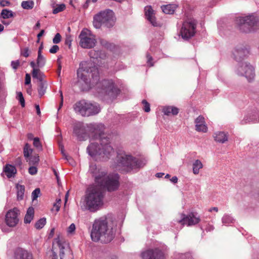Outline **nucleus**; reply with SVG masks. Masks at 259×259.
Masks as SVG:
<instances>
[{"label": "nucleus", "instance_id": "b1692460", "mask_svg": "<svg viewBox=\"0 0 259 259\" xmlns=\"http://www.w3.org/2000/svg\"><path fill=\"white\" fill-rule=\"evenodd\" d=\"M229 135L228 133L219 131L214 133L213 137L215 142L220 143H225L228 140Z\"/></svg>", "mask_w": 259, "mask_h": 259}, {"label": "nucleus", "instance_id": "e433bc0d", "mask_svg": "<svg viewBox=\"0 0 259 259\" xmlns=\"http://www.w3.org/2000/svg\"><path fill=\"white\" fill-rule=\"evenodd\" d=\"M24 155L26 158H28L32 152V149L30 148V146L26 143L24 147Z\"/></svg>", "mask_w": 259, "mask_h": 259}, {"label": "nucleus", "instance_id": "6ab92c4d", "mask_svg": "<svg viewBox=\"0 0 259 259\" xmlns=\"http://www.w3.org/2000/svg\"><path fill=\"white\" fill-rule=\"evenodd\" d=\"M143 259H164L162 251L158 249L147 250L142 253Z\"/></svg>", "mask_w": 259, "mask_h": 259}, {"label": "nucleus", "instance_id": "ddd939ff", "mask_svg": "<svg viewBox=\"0 0 259 259\" xmlns=\"http://www.w3.org/2000/svg\"><path fill=\"white\" fill-rule=\"evenodd\" d=\"M180 219H176L174 220V224L179 223L181 224L182 227L186 225L188 226L195 225L198 224L200 219L199 217L196 216V214L193 212H191L188 215L184 213L180 214Z\"/></svg>", "mask_w": 259, "mask_h": 259}, {"label": "nucleus", "instance_id": "2f4dec72", "mask_svg": "<svg viewBox=\"0 0 259 259\" xmlns=\"http://www.w3.org/2000/svg\"><path fill=\"white\" fill-rule=\"evenodd\" d=\"M162 112L163 113H178L179 109L174 106H165L162 107Z\"/></svg>", "mask_w": 259, "mask_h": 259}, {"label": "nucleus", "instance_id": "bf43d9fd", "mask_svg": "<svg viewBox=\"0 0 259 259\" xmlns=\"http://www.w3.org/2000/svg\"><path fill=\"white\" fill-rule=\"evenodd\" d=\"M59 92L60 93L61 101H60L59 107V108L58 110V111H59L60 109L62 107L63 104V96L62 92L61 91H60Z\"/></svg>", "mask_w": 259, "mask_h": 259}, {"label": "nucleus", "instance_id": "de8ad7c7", "mask_svg": "<svg viewBox=\"0 0 259 259\" xmlns=\"http://www.w3.org/2000/svg\"><path fill=\"white\" fill-rule=\"evenodd\" d=\"M76 229V227L74 224H71L69 227L67 228V233L69 234H74Z\"/></svg>", "mask_w": 259, "mask_h": 259}, {"label": "nucleus", "instance_id": "0e129e2a", "mask_svg": "<svg viewBox=\"0 0 259 259\" xmlns=\"http://www.w3.org/2000/svg\"><path fill=\"white\" fill-rule=\"evenodd\" d=\"M170 181L174 183H177L178 182V178L176 176L172 177L170 179Z\"/></svg>", "mask_w": 259, "mask_h": 259}, {"label": "nucleus", "instance_id": "58836bf2", "mask_svg": "<svg viewBox=\"0 0 259 259\" xmlns=\"http://www.w3.org/2000/svg\"><path fill=\"white\" fill-rule=\"evenodd\" d=\"M46 223V219L42 218L38 220L35 224V227L37 229H40L44 227Z\"/></svg>", "mask_w": 259, "mask_h": 259}, {"label": "nucleus", "instance_id": "680f3d73", "mask_svg": "<svg viewBox=\"0 0 259 259\" xmlns=\"http://www.w3.org/2000/svg\"><path fill=\"white\" fill-rule=\"evenodd\" d=\"M182 259H193L189 254H182L181 255Z\"/></svg>", "mask_w": 259, "mask_h": 259}, {"label": "nucleus", "instance_id": "3c124183", "mask_svg": "<svg viewBox=\"0 0 259 259\" xmlns=\"http://www.w3.org/2000/svg\"><path fill=\"white\" fill-rule=\"evenodd\" d=\"M28 172L30 175H34L36 174L37 169L35 166H30L28 169Z\"/></svg>", "mask_w": 259, "mask_h": 259}, {"label": "nucleus", "instance_id": "603ef678", "mask_svg": "<svg viewBox=\"0 0 259 259\" xmlns=\"http://www.w3.org/2000/svg\"><path fill=\"white\" fill-rule=\"evenodd\" d=\"M59 50V47L57 45H54L50 49L49 52L52 54H55Z\"/></svg>", "mask_w": 259, "mask_h": 259}, {"label": "nucleus", "instance_id": "37998d69", "mask_svg": "<svg viewBox=\"0 0 259 259\" xmlns=\"http://www.w3.org/2000/svg\"><path fill=\"white\" fill-rule=\"evenodd\" d=\"M33 146L37 148L39 150H42V145L38 138H34L33 139Z\"/></svg>", "mask_w": 259, "mask_h": 259}, {"label": "nucleus", "instance_id": "0eeeda50", "mask_svg": "<svg viewBox=\"0 0 259 259\" xmlns=\"http://www.w3.org/2000/svg\"><path fill=\"white\" fill-rule=\"evenodd\" d=\"M115 20L114 12L111 10L107 9L94 16L93 25L96 28H100L102 25L110 28L114 25Z\"/></svg>", "mask_w": 259, "mask_h": 259}, {"label": "nucleus", "instance_id": "8fccbe9b", "mask_svg": "<svg viewBox=\"0 0 259 259\" xmlns=\"http://www.w3.org/2000/svg\"><path fill=\"white\" fill-rule=\"evenodd\" d=\"M29 51L28 48H24L21 50V54L25 57H28L29 55Z\"/></svg>", "mask_w": 259, "mask_h": 259}, {"label": "nucleus", "instance_id": "c03bdc74", "mask_svg": "<svg viewBox=\"0 0 259 259\" xmlns=\"http://www.w3.org/2000/svg\"><path fill=\"white\" fill-rule=\"evenodd\" d=\"M17 98L19 100L21 106L22 107H24L25 106V100L23 96V94L21 92H19L18 93Z\"/></svg>", "mask_w": 259, "mask_h": 259}, {"label": "nucleus", "instance_id": "13d9d810", "mask_svg": "<svg viewBox=\"0 0 259 259\" xmlns=\"http://www.w3.org/2000/svg\"><path fill=\"white\" fill-rule=\"evenodd\" d=\"M31 82V77L30 74L28 73L26 74L25 75V84H29Z\"/></svg>", "mask_w": 259, "mask_h": 259}, {"label": "nucleus", "instance_id": "49530a36", "mask_svg": "<svg viewBox=\"0 0 259 259\" xmlns=\"http://www.w3.org/2000/svg\"><path fill=\"white\" fill-rule=\"evenodd\" d=\"M14 163H15V165L17 167L19 168L20 169H22L23 168L21 158L18 157V158H16Z\"/></svg>", "mask_w": 259, "mask_h": 259}, {"label": "nucleus", "instance_id": "2eb2a0df", "mask_svg": "<svg viewBox=\"0 0 259 259\" xmlns=\"http://www.w3.org/2000/svg\"><path fill=\"white\" fill-rule=\"evenodd\" d=\"M196 23L194 20L185 21L181 29L180 33L183 38L188 39L193 36L195 33Z\"/></svg>", "mask_w": 259, "mask_h": 259}, {"label": "nucleus", "instance_id": "ea45409f", "mask_svg": "<svg viewBox=\"0 0 259 259\" xmlns=\"http://www.w3.org/2000/svg\"><path fill=\"white\" fill-rule=\"evenodd\" d=\"M28 161L30 164H36L39 161V156L38 155H36L31 156L29 158Z\"/></svg>", "mask_w": 259, "mask_h": 259}, {"label": "nucleus", "instance_id": "4c0bfd02", "mask_svg": "<svg viewBox=\"0 0 259 259\" xmlns=\"http://www.w3.org/2000/svg\"><path fill=\"white\" fill-rule=\"evenodd\" d=\"M13 16L11 11L7 9H4L1 12V17L4 19H8Z\"/></svg>", "mask_w": 259, "mask_h": 259}, {"label": "nucleus", "instance_id": "1a4fd4ad", "mask_svg": "<svg viewBox=\"0 0 259 259\" xmlns=\"http://www.w3.org/2000/svg\"><path fill=\"white\" fill-rule=\"evenodd\" d=\"M98 87L101 88L100 92L110 100L115 99L120 92L112 80H103L99 83Z\"/></svg>", "mask_w": 259, "mask_h": 259}, {"label": "nucleus", "instance_id": "473e14b6", "mask_svg": "<svg viewBox=\"0 0 259 259\" xmlns=\"http://www.w3.org/2000/svg\"><path fill=\"white\" fill-rule=\"evenodd\" d=\"M203 165L199 160H196L193 164V172L195 175L198 174L199 169L202 168Z\"/></svg>", "mask_w": 259, "mask_h": 259}, {"label": "nucleus", "instance_id": "864d4df0", "mask_svg": "<svg viewBox=\"0 0 259 259\" xmlns=\"http://www.w3.org/2000/svg\"><path fill=\"white\" fill-rule=\"evenodd\" d=\"M11 3L9 1L7 0H1L0 1V6L2 7L9 6Z\"/></svg>", "mask_w": 259, "mask_h": 259}, {"label": "nucleus", "instance_id": "09e8293b", "mask_svg": "<svg viewBox=\"0 0 259 259\" xmlns=\"http://www.w3.org/2000/svg\"><path fill=\"white\" fill-rule=\"evenodd\" d=\"M61 40V35L59 33L56 34L55 37L53 39V42L54 44H57L59 43Z\"/></svg>", "mask_w": 259, "mask_h": 259}, {"label": "nucleus", "instance_id": "20e7f679", "mask_svg": "<svg viewBox=\"0 0 259 259\" xmlns=\"http://www.w3.org/2000/svg\"><path fill=\"white\" fill-rule=\"evenodd\" d=\"M117 158L116 168L127 172L142 168L146 164L145 160L137 158L125 152L119 153Z\"/></svg>", "mask_w": 259, "mask_h": 259}, {"label": "nucleus", "instance_id": "412c9836", "mask_svg": "<svg viewBox=\"0 0 259 259\" xmlns=\"http://www.w3.org/2000/svg\"><path fill=\"white\" fill-rule=\"evenodd\" d=\"M196 130L199 132L206 133L207 126L205 123V119L202 115H199L195 120Z\"/></svg>", "mask_w": 259, "mask_h": 259}, {"label": "nucleus", "instance_id": "f3484780", "mask_svg": "<svg viewBox=\"0 0 259 259\" xmlns=\"http://www.w3.org/2000/svg\"><path fill=\"white\" fill-rule=\"evenodd\" d=\"M20 214L19 210L17 208L9 210L5 216V222L9 227H16L19 222L18 215Z\"/></svg>", "mask_w": 259, "mask_h": 259}, {"label": "nucleus", "instance_id": "72a5a7b5", "mask_svg": "<svg viewBox=\"0 0 259 259\" xmlns=\"http://www.w3.org/2000/svg\"><path fill=\"white\" fill-rule=\"evenodd\" d=\"M234 221L233 218L228 214H225L222 218V222L225 225L233 223Z\"/></svg>", "mask_w": 259, "mask_h": 259}, {"label": "nucleus", "instance_id": "c756f323", "mask_svg": "<svg viewBox=\"0 0 259 259\" xmlns=\"http://www.w3.org/2000/svg\"><path fill=\"white\" fill-rule=\"evenodd\" d=\"M47 87V82L46 81L38 82L37 84V91L39 95L41 97L43 96Z\"/></svg>", "mask_w": 259, "mask_h": 259}, {"label": "nucleus", "instance_id": "dca6fc26", "mask_svg": "<svg viewBox=\"0 0 259 259\" xmlns=\"http://www.w3.org/2000/svg\"><path fill=\"white\" fill-rule=\"evenodd\" d=\"M238 72L241 75L244 76L249 81L254 78L255 75L253 67L246 62L241 63L238 68Z\"/></svg>", "mask_w": 259, "mask_h": 259}, {"label": "nucleus", "instance_id": "5fc2aeb1", "mask_svg": "<svg viewBox=\"0 0 259 259\" xmlns=\"http://www.w3.org/2000/svg\"><path fill=\"white\" fill-rule=\"evenodd\" d=\"M71 41L72 39L70 36H66L65 40V45L68 46L69 48H70L71 45Z\"/></svg>", "mask_w": 259, "mask_h": 259}, {"label": "nucleus", "instance_id": "052dcab7", "mask_svg": "<svg viewBox=\"0 0 259 259\" xmlns=\"http://www.w3.org/2000/svg\"><path fill=\"white\" fill-rule=\"evenodd\" d=\"M147 62L150 64V66H153V63H151V61L152 60V57L149 54L147 55Z\"/></svg>", "mask_w": 259, "mask_h": 259}, {"label": "nucleus", "instance_id": "f704fd0d", "mask_svg": "<svg viewBox=\"0 0 259 259\" xmlns=\"http://www.w3.org/2000/svg\"><path fill=\"white\" fill-rule=\"evenodd\" d=\"M37 65L38 67H42L45 66L46 62V58L42 55V54L39 53L38 54L37 60Z\"/></svg>", "mask_w": 259, "mask_h": 259}, {"label": "nucleus", "instance_id": "4d7b16f0", "mask_svg": "<svg viewBox=\"0 0 259 259\" xmlns=\"http://www.w3.org/2000/svg\"><path fill=\"white\" fill-rule=\"evenodd\" d=\"M19 65H20V62L18 60H17L16 61H12L11 62V66H12V68L14 69H17V68L18 67Z\"/></svg>", "mask_w": 259, "mask_h": 259}, {"label": "nucleus", "instance_id": "338daca9", "mask_svg": "<svg viewBox=\"0 0 259 259\" xmlns=\"http://www.w3.org/2000/svg\"><path fill=\"white\" fill-rule=\"evenodd\" d=\"M54 207L56 209L57 211H58L59 210L60 207V204H58L57 203H55L54 204Z\"/></svg>", "mask_w": 259, "mask_h": 259}, {"label": "nucleus", "instance_id": "39448f33", "mask_svg": "<svg viewBox=\"0 0 259 259\" xmlns=\"http://www.w3.org/2000/svg\"><path fill=\"white\" fill-rule=\"evenodd\" d=\"M92 65L90 62H81L77 71L78 78L89 87L97 83L99 80L98 71L96 68L92 67Z\"/></svg>", "mask_w": 259, "mask_h": 259}, {"label": "nucleus", "instance_id": "9b49d317", "mask_svg": "<svg viewBox=\"0 0 259 259\" xmlns=\"http://www.w3.org/2000/svg\"><path fill=\"white\" fill-rule=\"evenodd\" d=\"M119 177L117 174L106 175L103 178L102 183H98L101 186L106 188L108 191H113L117 190L119 187Z\"/></svg>", "mask_w": 259, "mask_h": 259}, {"label": "nucleus", "instance_id": "a878e982", "mask_svg": "<svg viewBox=\"0 0 259 259\" xmlns=\"http://www.w3.org/2000/svg\"><path fill=\"white\" fill-rule=\"evenodd\" d=\"M4 171L5 172L7 177L10 178L14 177L17 172V169L14 166L11 164H6L4 168Z\"/></svg>", "mask_w": 259, "mask_h": 259}, {"label": "nucleus", "instance_id": "6e6d98bb", "mask_svg": "<svg viewBox=\"0 0 259 259\" xmlns=\"http://www.w3.org/2000/svg\"><path fill=\"white\" fill-rule=\"evenodd\" d=\"M95 51L94 50H92L90 52V56L91 57H92V58H97L98 57V55L99 54H100V55H104V53H102V52L101 51H100V52H97V55L95 56V55L94 56H93V54H95Z\"/></svg>", "mask_w": 259, "mask_h": 259}, {"label": "nucleus", "instance_id": "e2e57ef3", "mask_svg": "<svg viewBox=\"0 0 259 259\" xmlns=\"http://www.w3.org/2000/svg\"><path fill=\"white\" fill-rule=\"evenodd\" d=\"M35 108L36 109V113H40V109L39 105L35 104Z\"/></svg>", "mask_w": 259, "mask_h": 259}, {"label": "nucleus", "instance_id": "aec40b11", "mask_svg": "<svg viewBox=\"0 0 259 259\" xmlns=\"http://www.w3.org/2000/svg\"><path fill=\"white\" fill-rule=\"evenodd\" d=\"M249 54V51L243 46L237 47L233 52V56L237 61H241Z\"/></svg>", "mask_w": 259, "mask_h": 259}, {"label": "nucleus", "instance_id": "774afa93", "mask_svg": "<svg viewBox=\"0 0 259 259\" xmlns=\"http://www.w3.org/2000/svg\"><path fill=\"white\" fill-rule=\"evenodd\" d=\"M45 32V30H41L40 31V32L37 34V37L38 38V39L42 36V35L44 34Z\"/></svg>", "mask_w": 259, "mask_h": 259}, {"label": "nucleus", "instance_id": "79ce46f5", "mask_svg": "<svg viewBox=\"0 0 259 259\" xmlns=\"http://www.w3.org/2000/svg\"><path fill=\"white\" fill-rule=\"evenodd\" d=\"M65 9V5L64 4H60L59 5H57L56 8H55L53 11V14H57L60 12L63 11Z\"/></svg>", "mask_w": 259, "mask_h": 259}, {"label": "nucleus", "instance_id": "f8f14e48", "mask_svg": "<svg viewBox=\"0 0 259 259\" xmlns=\"http://www.w3.org/2000/svg\"><path fill=\"white\" fill-rule=\"evenodd\" d=\"M79 38V44L83 48L91 49L95 46L96 40L95 37L87 29H84L81 31Z\"/></svg>", "mask_w": 259, "mask_h": 259}, {"label": "nucleus", "instance_id": "4be33fe9", "mask_svg": "<svg viewBox=\"0 0 259 259\" xmlns=\"http://www.w3.org/2000/svg\"><path fill=\"white\" fill-rule=\"evenodd\" d=\"M15 259H33L32 254L22 248H17L15 252Z\"/></svg>", "mask_w": 259, "mask_h": 259}, {"label": "nucleus", "instance_id": "a211bd4d", "mask_svg": "<svg viewBox=\"0 0 259 259\" xmlns=\"http://www.w3.org/2000/svg\"><path fill=\"white\" fill-rule=\"evenodd\" d=\"M89 172L95 178L97 183H102L103 178L106 175V172L102 169L97 167L96 164H92L90 166Z\"/></svg>", "mask_w": 259, "mask_h": 259}, {"label": "nucleus", "instance_id": "6e6552de", "mask_svg": "<svg viewBox=\"0 0 259 259\" xmlns=\"http://www.w3.org/2000/svg\"><path fill=\"white\" fill-rule=\"evenodd\" d=\"M236 21L238 29L243 32H250L259 27V20L253 15L237 18Z\"/></svg>", "mask_w": 259, "mask_h": 259}, {"label": "nucleus", "instance_id": "4468645a", "mask_svg": "<svg viewBox=\"0 0 259 259\" xmlns=\"http://www.w3.org/2000/svg\"><path fill=\"white\" fill-rule=\"evenodd\" d=\"M88 129V124H85L81 122H77L73 127V134L76 137L78 140L85 141L89 139Z\"/></svg>", "mask_w": 259, "mask_h": 259}, {"label": "nucleus", "instance_id": "393cba45", "mask_svg": "<svg viewBox=\"0 0 259 259\" xmlns=\"http://www.w3.org/2000/svg\"><path fill=\"white\" fill-rule=\"evenodd\" d=\"M241 122L242 124L259 122V114H244Z\"/></svg>", "mask_w": 259, "mask_h": 259}, {"label": "nucleus", "instance_id": "5701e85b", "mask_svg": "<svg viewBox=\"0 0 259 259\" xmlns=\"http://www.w3.org/2000/svg\"><path fill=\"white\" fill-rule=\"evenodd\" d=\"M145 16L147 19L154 26H158V23L156 21L155 17L154 16V11L151 6H147L145 9Z\"/></svg>", "mask_w": 259, "mask_h": 259}, {"label": "nucleus", "instance_id": "c85d7f7f", "mask_svg": "<svg viewBox=\"0 0 259 259\" xmlns=\"http://www.w3.org/2000/svg\"><path fill=\"white\" fill-rule=\"evenodd\" d=\"M177 6L176 5H166L161 6V9L163 13L167 14H172L174 13Z\"/></svg>", "mask_w": 259, "mask_h": 259}, {"label": "nucleus", "instance_id": "f03ea898", "mask_svg": "<svg viewBox=\"0 0 259 259\" xmlns=\"http://www.w3.org/2000/svg\"><path fill=\"white\" fill-rule=\"evenodd\" d=\"M116 224L110 218L102 217L94 221L91 232L92 240L94 242L100 240L107 243L114 237Z\"/></svg>", "mask_w": 259, "mask_h": 259}, {"label": "nucleus", "instance_id": "c9c22d12", "mask_svg": "<svg viewBox=\"0 0 259 259\" xmlns=\"http://www.w3.org/2000/svg\"><path fill=\"white\" fill-rule=\"evenodd\" d=\"M21 6L24 9H31L33 8L34 2L32 1H23L21 3Z\"/></svg>", "mask_w": 259, "mask_h": 259}, {"label": "nucleus", "instance_id": "bb28decb", "mask_svg": "<svg viewBox=\"0 0 259 259\" xmlns=\"http://www.w3.org/2000/svg\"><path fill=\"white\" fill-rule=\"evenodd\" d=\"M34 210L32 207H29L24 219L25 224H29L34 218Z\"/></svg>", "mask_w": 259, "mask_h": 259}, {"label": "nucleus", "instance_id": "423d86ee", "mask_svg": "<svg viewBox=\"0 0 259 259\" xmlns=\"http://www.w3.org/2000/svg\"><path fill=\"white\" fill-rule=\"evenodd\" d=\"M49 259H73L68 243L62 237H58L54 240Z\"/></svg>", "mask_w": 259, "mask_h": 259}, {"label": "nucleus", "instance_id": "a18cd8bd", "mask_svg": "<svg viewBox=\"0 0 259 259\" xmlns=\"http://www.w3.org/2000/svg\"><path fill=\"white\" fill-rule=\"evenodd\" d=\"M40 193V191L39 188L35 189L32 193V199L33 200H34L37 199L38 197V195Z\"/></svg>", "mask_w": 259, "mask_h": 259}, {"label": "nucleus", "instance_id": "f257e3e1", "mask_svg": "<svg viewBox=\"0 0 259 259\" xmlns=\"http://www.w3.org/2000/svg\"><path fill=\"white\" fill-rule=\"evenodd\" d=\"M88 132L91 143L88 146V153L91 157L106 159L113 153L114 150L110 145L108 138L104 137L105 127L102 123L88 124Z\"/></svg>", "mask_w": 259, "mask_h": 259}, {"label": "nucleus", "instance_id": "cd10ccee", "mask_svg": "<svg viewBox=\"0 0 259 259\" xmlns=\"http://www.w3.org/2000/svg\"><path fill=\"white\" fill-rule=\"evenodd\" d=\"M32 76L33 78H36L38 82L45 81L44 79L45 75L39 69L34 68L32 71Z\"/></svg>", "mask_w": 259, "mask_h": 259}, {"label": "nucleus", "instance_id": "7c9ffc66", "mask_svg": "<svg viewBox=\"0 0 259 259\" xmlns=\"http://www.w3.org/2000/svg\"><path fill=\"white\" fill-rule=\"evenodd\" d=\"M16 188L17 189V199L18 200H21L24 198L25 187L23 185L17 184Z\"/></svg>", "mask_w": 259, "mask_h": 259}, {"label": "nucleus", "instance_id": "7ed1b4c3", "mask_svg": "<svg viewBox=\"0 0 259 259\" xmlns=\"http://www.w3.org/2000/svg\"><path fill=\"white\" fill-rule=\"evenodd\" d=\"M104 192L99 186L88 188L84 197L85 208L91 212L99 210L103 205Z\"/></svg>", "mask_w": 259, "mask_h": 259}, {"label": "nucleus", "instance_id": "9d476101", "mask_svg": "<svg viewBox=\"0 0 259 259\" xmlns=\"http://www.w3.org/2000/svg\"><path fill=\"white\" fill-rule=\"evenodd\" d=\"M75 112L88 113H99L100 112V107L97 103H91L84 100L77 102L73 105Z\"/></svg>", "mask_w": 259, "mask_h": 259}, {"label": "nucleus", "instance_id": "a19ab883", "mask_svg": "<svg viewBox=\"0 0 259 259\" xmlns=\"http://www.w3.org/2000/svg\"><path fill=\"white\" fill-rule=\"evenodd\" d=\"M142 104L143 105V109L145 112L150 111V105L146 100H143L142 101Z\"/></svg>", "mask_w": 259, "mask_h": 259}, {"label": "nucleus", "instance_id": "69168bd1", "mask_svg": "<svg viewBox=\"0 0 259 259\" xmlns=\"http://www.w3.org/2000/svg\"><path fill=\"white\" fill-rule=\"evenodd\" d=\"M212 211H214L215 212H218V208L217 207H211L210 208H209L208 209V211L209 212H211Z\"/></svg>", "mask_w": 259, "mask_h": 259}]
</instances>
